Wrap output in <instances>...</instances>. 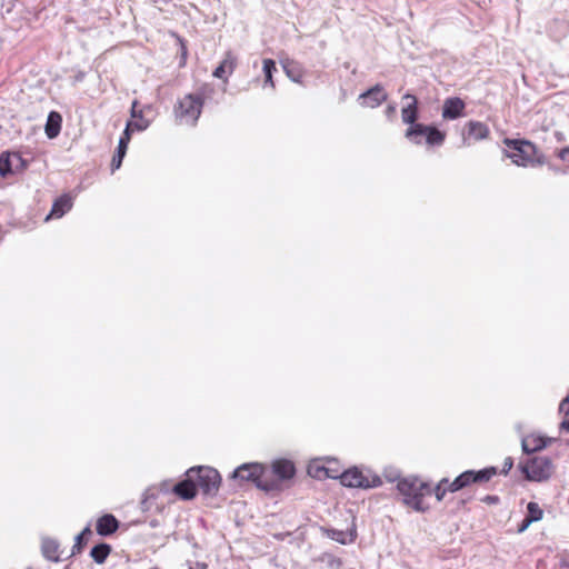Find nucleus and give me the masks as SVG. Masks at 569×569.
I'll return each mask as SVG.
<instances>
[{"instance_id":"19","label":"nucleus","mask_w":569,"mask_h":569,"mask_svg":"<svg viewBox=\"0 0 569 569\" xmlns=\"http://www.w3.org/2000/svg\"><path fill=\"white\" fill-rule=\"evenodd\" d=\"M72 208V198L69 194H62L52 204L50 213L46 217L49 219H59Z\"/></svg>"},{"instance_id":"26","label":"nucleus","mask_w":569,"mask_h":569,"mask_svg":"<svg viewBox=\"0 0 569 569\" xmlns=\"http://www.w3.org/2000/svg\"><path fill=\"white\" fill-rule=\"evenodd\" d=\"M149 127V121H142V122H128L127 127L120 137L119 143H124V147L128 148V144L131 139V132L133 130L142 131Z\"/></svg>"},{"instance_id":"15","label":"nucleus","mask_w":569,"mask_h":569,"mask_svg":"<svg viewBox=\"0 0 569 569\" xmlns=\"http://www.w3.org/2000/svg\"><path fill=\"white\" fill-rule=\"evenodd\" d=\"M259 489L266 492L281 491L283 489L282 482L278 479L271 466L262 465Z\"/></svg>"},{"instance_id":"36","label":"nucleus","mask_w":569,"mask_h":569,"mask_svg":"<svg viewBox=\"0 0 569 569\" xmlns=\"http://www.w3.org/2000/svg\"><path fill=\"white\" fill-rule=\"evenodd\" d=\"M559 413H561L563 416L569 415V392L561 400V402L559 405Z\"/></svg>"},{"instance_id":"29","label":"nucleus","mask_w":569,"mask_h":569,"mask_svg":"<svg viewBox=\"0 0 569 569\" xmlns=\"http://www.w3.org/2000/svg\"><path fill=\"white\" fill-rule=\"evenodd\" d=\"M92 536V530L90 526H87L77 537L76 542L72 547V555L80 553L84 546L88 543V540Z\"/></svg>"},{"instance_id":"10","label":"nucleus","mask_w":569,"mask_h":569,"mask_svg":"<svg viewBox=\"0 0 569 569\" xmlns=\"http://www.w3.org/2000/svg\"><path fill=\"white\" fill-rule=\"evenodd\" d=\"M388 99V94L381 84H376L358 98L359 103L363 108H377Z\"/></svg>"},{"instance_id":"33","label":"nucleus","mask_w":569,"mask_h":569,"mask_svg":"<svg viewBox=\"0 0 569 569\" xmlns=\"http://www.w3.org/2000/svg\"><path fill=\"white\" fill-rule=\"evenodd\" d=\"M127 147H124V143H119L118 144V148H117V152L116 154L112 157V160H111V170L114 171L117 169H119L122 164V160L126 156V152H127Z\"/></svg>"},{"instance_id":"25","label":"nucleus","mask_w":569,"mask_h":569,"mask_svg":"<svg viewBox=\"0 0 569 569\" xmlns=\"http://www.w3.org/2000/svg\"><path fill=\"white\" fill-rule=\"evenodd\" d=\"M12 157L16 158L18 161H22V158L18 153H11L9 151H6L0 154V176L2 178H6L10 173H12Z\"/></svg>"},{"instance_id":"32","label":"nucleus","mask_w":569,"mask_h":569,"mask_svg":"<svg viewBox=\"0 0 569 569\" xmlns=\"http://www.w3.org/2000/svg\"><path fill=\"white\" fill-rule=\"evenodd\" d=\"M263 73H264V83L269 84L271 88H274V82L272 79L273 72L277 70L276 62L272 59L263 60Z\"/></svg>"},{"instance_id":"39","label":"nucleus","mask_w":569,"mask_h":569,"mask_svg":"<svg viewBox=\"0 0 569 569\" xmlns=\"http://www.w3.org/2000/svg\"><path fill=\"white\" fill-rule=\"evenodd\" d=\"M560 429L569 432V415L563 416V419L560 423Z\"/></svg>"},{"instance_id":"42","label":"nucleus","mask_w":569,"mask_h":569,"mask_svg":"<svg viewBox=\"0 0 569 569\" xmlns=\"http://www.w3.org/2000/svg\"><path fill=\"white\" fill-rule=\"evenodd\" d=\"M151 1L156 3L158 0H151Z\"/></svg>"},{"instance_id":"38","label":"nucleus","mask_w":569,"mask_h":569,"mask_svg":"<svg viewBox=\"0 0 569 569\" xmlns=\"http://www.w3.org/2000/svg\"><path fill=\"white\" fill-rule=\"evenodd\" d=\"M557 157L562 161L569 162V147L558 150Z\"/></svg>"},{"instance_id":"18","label":"nucleus","mask_w":569,"mask_h":569,"mask_svg":"<svg viewBox=\"0 0 569 569\" xmlns=\"http://www.w3.org/2000/svg\"><path fill=\"white\" fill-rule=\"evenodd\" d=\"M274 470L278 479L282 482V485L292 479L296 475V467L292 461L288 459H278L274 460L271 465Z\"/></svg>"},{"instance_id":"9","label":"nucleus","mask_w":569,"mask_h":569,"mask_svg":"<svg viewBox=\"0 0 569 569\" xmlns=\"http://www.w3.org/2000/svg\"><path fill=\"white\" fill-rule=\"evenodd\" d=\"M262 465L258 462H249L239 466L232 473V478L239 481L240 485L243 482H252L259 488V480L262 473Z\"/></svg>"},{"instance_id":"16","label":"nucleus","mask_w":569,"mask_h":569,"mask_svg":"<svg viewBox=\"0 0 569 569\" xmlns=\"http://www.w3.org/2000/svg\"><path fill=\"white\" fill-rule=\"evenodd\" d=\"M119 520L111 513H104L96 521V531L99 536H111L119 529Z\"/></svg>"},{"instance_id":"34","label":"nucleus","mask_w":569,"mask_h":569,"mask_svg":"<svg viewBox=\"0 0 569 569\" xmlns=\"http://www.w3.org/2000/svg\"><path fill=\"white\" fill-rule=\"evenodd\" d=\"M179 46H180V62H179V66L180 67H184L186 63H187V60H188V46H187V41L180 37L179 34H174Z\"/></svg>"},{"instance_id":"28","label":"nucleus","mask_w":569,"mask_h":569,"mask_svg":"<svg viewBox=\"0 0 569 569\" xmlns=\"http://www.w3.org/2000/svg\"><path fill=\"white\" fill-rule=\"evenodd\" d=\"M111 546L108 543H99L91 549L90 556L97 563H103L111 552Z\"/></svg>"},{"instance_id":"11","label":"nucleus","mask_w":569,"mask_h":569,"mask_svg":"<svg viewBox=\"0 0 569 569\" xmlns=\"http://www.w3.org/2000/svg\"><path fill=\"white\" fill-rule=\"evenodd\" d=\"M462 134L466 143L477 142L487 139L490 134V129L481 121L470 120L466 123Z\"/></svg>"},{"instance_id":"20","label":"nucleus","mask_w":569,"mask_h":569,"mask_svg":"<svg viewBox=\"0 0 569 569\" xmlns=\"http://www.w3.org/2000/svg\"><path fill=\"white\" fill-rule=\"evenodd\" d=\"M197 488H196V482L194 480L192 479V477H188L187 476V479L178 482L174 487H173V492L181 499L183 500H190V499H193L197 495Z\"/></svg>"},{"instance_id":"17","label":"nucleus","mask_w":569,"mask_h":569,"mask_svg":"<svg viewBox=\"0 0 569 569\" xmlns=\"http://www.w3.org/2000/svg\"><path fill=\"white\" fill-rule=\"evenodd\" d=\"M543 518V510L537 502L530 501L527 505V515L518 525L517 532L522 533L533 522L540 521Z\"/></svg>"},{"instance_id":"13","label":"nucleus","mask_w":569,"mask_h":569,"mask_svg":"<svg viewBox=\"0 0 569 569\" xmlns=\"http://www.w3.org/2000/svg\"><path fill=\"white\" fill-rule=\"evenodd\" d=\"M442 118L445 120H455L466 116V103L459 97H450L443 101Z\"/></svg>"},{"instance_id":"14","label":"nucleus","mask_w":569,"mask_h":569,"mask_svg":"<svg viewBox=\"0 0 569 569\" xmlns=\"http://www.w3.org/2000/svg\"><path fill=\"white\" fill-rule=\"evenodd\" d=\"M402 100L406 102L401 109V119L403 123L410 126L418 124L417 120L419 118V108L417 97L411 93H406L403 94Z\"/></svg>"},{"instance_id":"6","label":"nucleus","mask_w":569,"mask_h":569,"mask_svg":"<svg viewBox=\"0 0 569 569\" xmlns=\"http://www.w3.org/2000/svg\"><path fill=\"white\" fill-rule=\"evenodd\" d=\"M498 475L496 467H487L481 470H466L451 481V490L460 491L472 485H483Z\"/></svg>"},{"instance_id":"1","label":"nucleus","mask_w":569,"mask_h":569,"mask_svg":"<svg viewBox=\"0 0 569 569\" xmlns=\"http://www.w3.org/2000/svg\"><path fill=\"white\" fill-rule=\"evenodd\" d=\"M502 142L506 146L503 154L518 167H538L546 163L543 153L530 140L505 138Z\"/></svg>"},{"instance_id":"3","label":"nucleus","mask_w":569,"mask_h":569,"mask_svg":"<svg viewBox=\"0 0 569 569\" xmlns=\"http://www.w3.org/2000/svg\"><path fill=\"white\" fill-rule=\"evenodd\" d=\"M204 104L201 93H187L179 98L172 108L174 121L179 124L196 126Z\"/></svg>"},{"instance_id":"21","label":"nucleus","mask_w":569,"mask_h":569,"mask_svg":"<svg viewBox=\"0 0 569 569\" xmlns=\"http://www.w3.org/2000/svg\"><path fill=\"white\" fill-rule=\"evenodd\" d=\"M62 117L58 111H51L48 116L44 132L49 139H54L61 131Z\"/></svg>"},{"instance_id":"4","label":"nucleus","mask_w":569,"mask_h":569,"mask_svg":"<svg viewBox=\"0 0 569 569\" xmlns=\"http://www.w3.org/2000/svg\"><path fill=\"white\" fill-rule=\"evenodd\" d=\"M188 477H192L197 490L204 495H214L221 482L219 472L210 467H192L187 471Z\"/></svg>"},{"instance_id":"22","label":"nucleus","mask_w":569,"mask_h":569,"mask_svg":"<svg viewBox=\"0 0 569 569\" xmlns=\"http://www.w3.org/2000/svg\"><path fill=\"white\" fill-rule=\"evenodd\" d=\"M323 468L326 472V479H340L343 472V466L337 458H323Z\"/></svg>"},{"instance_id":"7","label":"nucleus","mask_w":569,"mask_h":569,"mask_svg":"<svg viewBox=\"0 0 569 569\" xmlns=\"http://www.w3.org/2000/svg\"><path fill=\"white\" fill-rule=\"evenodd\" d=\"M552 460L548 457H535L520 465V470L529 481H547L553 473Z\"/></svg>"},{"instance_id":"24","label":"nucleus","mask_w":569,"mask_h":569,"mask_svg":"<svg viewBox=\"0 0 569 569\" xmlns=\"http://www.w3.org/2000/svg\"><path fill=\"white\" fill-rule=\"evenodd\" d=\"M42 555L51 561L60 560V547L53 539H44L41 545Z\"/></svg>"},{"instance_id":"5","label":"nucleus","mask_w":569,"mask_h":569,"mask_svg":"<svg viewBox=\"0 0 569 569\" xmlns=\"http://www.w3.org/2000/svg\"><path fill=\"white\" fill-rule=\"evenodd\" d=\"M340 482L349 488H377L382 485V480L378 475L370 471H362L357 467L343 470Z\"/></svg>"},{"instance_id":"30","label":"nucleus","mask_w":569,"mask_h":569,"mask_svg":"<svg viewBox=\"0 0 569 569\" xmlns=\"http://www.w3.org/2000/svg\"><path fill=\"white\" fill-rule=\"evenodd\" d=\"M448 492L453 491L451 490V481H449L447 478H442L432 489V493L438 501H442Z\"/></svg>"},{"instance_id":"40","label":"nucleus","mask_w":569,"mask_h":569,"mask_svg":"<svg viewBox=\"0 0 569 569\" xmlns=\"http://www.w3.org/2000/svg\"><path fill=\"white\" fill-rule=\"evenodd\" d=\"M482 500L485 502L491 505V503H497L499 501V497L498 496H486Z\"/></svg>"},{"instance_id":"37","label":"nucleus","mask_w":569,"mask_h":569,"mask_svg":"<svg viewBox=\"0 0 569 569\" xmlns=\"http://www.w3.org/2000/svg\"><path fill=\"white\" fill-rule=\"evenodd\" d=\"M513 467V459L511 457H507L505 460H503V466H502V469H501V473L502 475H507Z\"/></svg>"},{"instance_id":"23","label":"nucleus","mask_w":569,"mask_h":569,"mask_svg":"<svg viewBox=\"0 0 569 569\" xmlns=\"http://www.w3.org/2000/svg\"><path fill=\"white\" fill-rule=\"evenodd\" d=\"M522 450L526 453H533L547 446L545 438L537 435H530L522 440Z\"/></svg>"},{"instance_id":"31","label":"nucleus","mask_w":569,"mask_h":569,"mask_svg":"<svg viewBox=\"0 0 569 569\" xmlns=\"http://www.w3.org/2000/svg\"><path fill=\"white\" fill-rule=\"evenodd\" d=\"M329 537L332 540H336L342 545H346V543L352 542L356 539V533L353 531H341V530L331 529L329 531Z\"/></svg>"},{"instance_id":"35","label":"nucleus","mask_w":569,"mask_h":569,"mask_svg":"<svg viewBox=\"0 0 569 569\" xmlns=\"http://www.w3.org/2000/svg\"><path fill=\"white\" fill-rule=\"evenodd\" d=\"M138 107V101L134 100L132 102V107H131V117L137 119L134 122H142V121H147L143 117H142V110H138L137 109Z\"/></svg>"},{"instance_id":"2","label":"nucleus","mask_w":569,"mask_h":569,"mask_svg":"<svg viewBox=\"0 0 569 569\" xmlns=\"http://www.w3.org/2000/svg\"><path fill=\"white\" fill-rule=\"evenodd\" d=\"M397 489L403 497V503L416 511L425 512L429 506L425 498L432 495L430 485L418 477H406L398 481Z\"/></svg>"},{"instance_id":"41","label":"nucleus","mask_w":569,"mask_h":569,"mask_svg":"<svg viewBox=\"0 0 569 569\" xmlns=\"http://www.w3.org/2000/svg\"><path fill=\"white\" fill-rule=\"evenodd\" d=\"M386 112H387L388 116H392L396 112V107L395 106H388Z\"/></svg>"},{"instance_id":"27","label":"nucleus","mask_w":569,"mask_h":569,"mask_svg":"<svg viewBox=\"0 0 569 569\" xmlns=\"http://www.w3.org/2000/svg\"><path fill=\"white\" fill-rule=\"evenodd\" d=\"M307 472L311 478L323 480L326 479V472L323 468V458H317L308 463Z\"/></svg>"},{"instance_id":"12","label":"nucleus","mask_w":569,"mask_h":569,"mask_svg":"<svg viewBox=\"0 0 569 569\" xmlns=\"http://www.w3.org/2000/svg\"><path fill=\"white\" fill-rule=\"evenodd\" d=\"M238 66V57L231 50H228L222 61L219 66L213 70L212 76L217 79L222 80L223 82H228L229 77L233 73Z\"/></svg>"},{"instance_id":"8","label":"nucleus","mask_w":569,"mask_h":569,"mask_svg":"<svg viewBox=\"0 0 569 569\" xmlns=\"http://www.w3.org/2000/svg\"><path fill=\"white\" fill-rule=\"evenodd\" d=\"M405 137L416 144H420L422 138H425L429 146H441L446 139V133L433 126L418 123L410 126L406 130Z\"/></svg>"}]
</instances>
